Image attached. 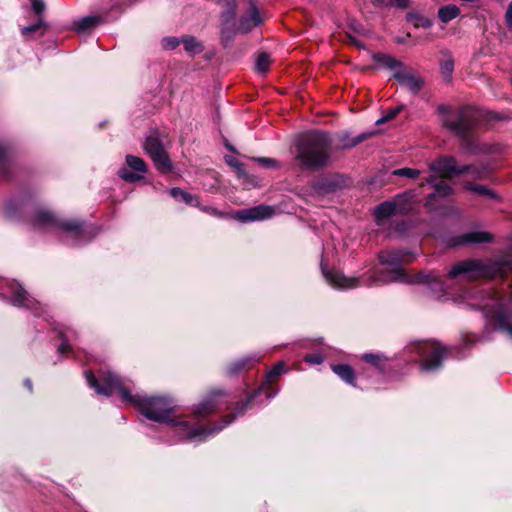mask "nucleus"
<instances>
[{
	"instance_id": "obj_29",
	"label": "nucleus",
	"mask_w": 512,
	"mask_h": 512,
	"mask_svg": "<svg viewBox=\"0 0 512 512\" xmlns=\"http://www.w3.org/2000/svg\"><path fill=\"white\" fill-rule=\"evenodd\" d=\"M460 9L454 4L441 6L438 10V17L442 23H448L458 17Z\"/></svg>"
},
{
	"instance_id": "obj_5",
	"label": "nucleus",
	"mask_w": 512,
	"mask_h": 512,
	"mask_svg": "<svg viewBox=\"0 0 512 512\" xmlns=\"http://www.w3.org/2000/svg\"><path fill=\"white\" fill-rule=\"evenodd\" d=\"M429 170L433 173L426 177L421 186L429 185L434 190L427 195L425 207L429 210H436L440 206V200L445 199L453 194L452 187L442 179L447 174L463 175L472 174L474 177L482 178V173L473 165L458 166L457 160L453 156H440L436 160L429 163Z\"/></svg>"
},
{
	"instance_id": "obj_42",
	"label": "nucleus",
	"mask_w": 512,
	"mask_h": 512,
	"mask_svg": "<svg viewBox=\"0 0 512 512\" xmlns=\"http://www.w3.org/2000/svg\"><path fill=\"white\" fill-rule=\"evenodd\" d=\"M403 108H404L403 105H399V106L389 109L385 113L386 119H388V121L394 119L403 110Z\"/></svg>"
},
{
	"instance_id": "obj_53",
	"label": "nucleus",
	"mask_w": 512,
	"mask_h": 512,
	"mask_svg": "<svg viewBox=\"0 0 512 512\" xmlns=\"http://www.w3.org/2000/svg\"><path fill=\"white\" fill-rule=\"evenodd\" d=\"M226 147L228 148V150H230L231 152L233 153H236V150L234 147H232L231 145H226Z\"/></svg>"
},
{
	"instance_id": "obj_15",
	"label": "nucleus",
	"mask_w": 512,
	"mask_h": 512,
	"mask_svg": "<svg viewBox=\"0 0 512 512\" xmlns=\"http://www.w3.org/2000/svg\"><path fill=\"white\" fill-rule=\"evenodd\" d=\"M348 185V178L343 174H330L324 176L312 184V189L320 194L326 195L343 189Z\"/></svg>"
},
{
	"instance_id": "obj_21",
	"label": "nucleus",
	"mask_w": 512,
	"mask_h": 512,
	"mask_svg": "<svg viewBox=\"0 0 512 512\" xmlns=\"http://www.w3.org/2000/svg\"><path fill=\"white\" fill-rule=\"evenodd\" d=\"M223 5L226 9L221 13L222 30L221 34L225 37L226 33H232L235 27V18L237 13V0H228Z\"/></svg>"
},
{
	"instance_id": "obj_56",
	"label": "nucleus",
	"mask_w": 512,
	"mask_h": 512,
	"mask_svg": "<svg viewBox=\"0 0 512 512\" xmlns=\"http://www.w3.org/2000/svg\"><path fill=\"white\" fill-rule=\"evenodd\" d=\"M500 2H502V0H499Z\"/></svg>"
},
{
	"instance_id": "obj_9",
	"label": "nucleus",
	"mask_w": 512,
	"mask_h": 512,
	"mask_svg": "<svg viewBox=\"0 0 512 512\" xmlns=\"http://www.w3.org/2000/svg\"><path fill=\"white\" fill-rule=\"evenodd\" d=\"M404 354L412 362L420 361V369L426 373L438 371L444 359L452 354V348L435 341H417L404 349Z\"/></svg>"
},
{
	"instance_id": "obj_32",
	"label": "nucleus",
	"mask_w": 512,
	"mask_h": 512,
	"mask_svg": "<svg viewBox=\"0 0 512 512\" xmlns=\"http://www.w3.org/2000/svg\"><path fill=\"white\" fill-rule=\"evenodd\" d=\"M465 188L482 196H486L492 199H499V196L496 194V192L484 185L468 183L465 185Z\"/></svg>"
},
{
	"instance_id": "obj_34",
	"label": "nucleus",
	"mask_w": 512,
	"mask_h": 512,
	"mask_svg": "<svg viewBox=\"0 0 512 512\" xmlns=\"http://www.w3.org/2000/svg\"><path fill=\"white\" fill-rule=\"evenodd\" d=\"M392 174L394 176L406 177V178H409V179H415L418 176H420L421 171L418 170V169H414V168L403 167V168H399V169L394 170L392 172Z\"/></svg>"
},
{
	"instance_id": "obj_47",
	"label": "nucleus",
	"mask_w": 512,
	"mask_h": 512,
	"mask_svg": "<svg viewBox=\"0 0 512 512\" xmlns=\"http://www.w3.org/2000/svg\"><path fill=\"white\" fill-rule=\"evenodd\" d=\"M235 170L239 175H245L244 165L239 161H235Z\"/></svg>"
},
{
	"instance_id": "obj_31",
	"label": "nucleus",
	"mask_w": 512,
	"mask_h": 512,
	"mask_svg": "<svg viewBox=\"0 0 512 512\" xmlns=\"http://www.w3.org/2000/svg\"><path fill=\"white\" fill-rule=\"evenodd\" d=\"M406 19L408 22L412 23L415 28L428 29L433 25V21L430 18L416 12L408 13Z\"/></svg>"
},
{
	"instance_id": "obj_26",
	"label": "nucleus",
	"mask_w": 512,
	"mask_h": 512,
	"mask_svg": "<svg viewBox=\"0 0 512 512\" xmlns=\"http://www.w3.org/2000/svg\"><path fill=\"white\" fill-rule=\"evenodd\" d=\"M103 22L102 17L97 15H88L73 21L72 29L78 34H82L94 29Z\"/></svg>"
},
{
	"instance_id": "obj_27",
	"label": "nucleus",
	"mask_w": 512,
	"mask_h": 512,
	"mask_svg": "<svg viewBox=\"0 0 512 512\" xmlns=\"http://www.w3.org/2000/svg\"><path fill=\"white\" fill-rule=\"evenodd\" d=\"M169 195L178 202H183L186 205L193 207H200V200L197 195L192 194L180 187H172L168 190Z\"/></svg>"
},
{
	"instance_id": "obj_13",
	"label": "nucleus",
	"mask_w": 512,
	"mask_h": 512,
	"mask_svg": "<svg viewBox=\"0 0 512 512\" xmlns=\"http://www.w3.org/2000/svg\"><path fill=\"white\" fill-rule=\"evenodd\" d=\"M143 147L146 154L153 161L155 168L161 174H168L172 171L173 163L168 153L165 151L162 142L157 136H147Z\"/></svg>"
},
{
	"instance_id": "obj_45",
	"label": "nucleus",
	"mask_w": 512,
	"mask_h": 512,
	"mask_svg": "<svg viewBox=\"0 0 512 512\" xmlns=\"http://www.w3.org/2000/svg\"><path fill=\"white\" fill-rule=\"evenodd\" d=\"M236 33H238L237 32V28H233V32L232 33H226L225 37H222V42H223L225 47H227L228 43L232 41V39H233V37H234V35ZM221 36H223V35L221 34Z\"/></svg>"
},
{
	"instance_id": "obj_38",
	"label": "nucleus",
	"mask_w": 512,
	"mask_h": 512,
	"mask_svg": "<svg viewBox=\"0 0 512 512\" xmlns=\"http://www.w3.org/2000/svg\"><path fill=\"white\" fill-rule=\"evenodd\" d=\"M251 160L259 163L260 165L266 168H274L278 166L277 161L275 159L268 157H252Z\"/></svg>"
},
{
	"instance_id": "obj_33",
	"label": "nucleus",
	"mask_w": 512,
	"mask_h": 512,
	"mask_svg": "<svg viewBox=\"0 0 512 512\" xmlns=\"http://www.w3.org/2000/svg\"><path fill=\"white\" fill-rule=\"evenodd\" d=\"M271 65L270 55L266 52L260 53L256 59L255 69L259 74L268 72Z\"/></svg>"
},
{
	"instance_id": "obj_8",
	"label": "nucleus",
	"mask_w": 512,
	"mask_h": 512,
	"mask_svg": "<svg viewBox=\"0 0 512 512\" xmlns=\"http://www.w3.org/2000/svg\"><path fill=\"white\" fill-rule=\"evenodd\" d=\"M288 372L283 361L275 364L270 369L260 384L247 398L236 404L235 411L224 418V426L231 424L237 417L242 416L248 408L254 405L261 406L273 399L278 394V389L273 386L274 380Z\"/></svg>"
},
{
	"instance_id": "obj_18",
	"label": "nucleus",
	"mask_w": 512,
	"mask_h": 512,
	"mask_svg": "<svg viewBox=\"0 0 512 512\" xmlns=\"http://www.w3.org/2000/svg\"><path fill=\"white\" fill-rule=\"evenodd\" d=\"M16 167L14 148L10 143H0V177L9 179Z\"/></svg>"
},
{
	"instance_id": "obj_55",
	"label": "nucleus",
	"mask_w": 512,
	"mask_h": 512,
	"mask_svg": "<svg viewBox=\"0 0 512 512\" xmlns=\"http://www.w3.org/2000/svg\"><path fill=\"white\" fill-rule=\"evenodd\" d=\"M402 42H404V38H401L398 40V43H402Z\"/></svg>"
},
{
	"instance_id": "obj_40",
	"label": "nucleus",
	"mask_w": 512,
	"mask_h": 512,
	"mask_svg": "<svg viewBox=\"0 0 512 512\" xmlns=\"http://www.w3.org/2000/svg\"><path fill=\"white\" fill-rule=\"evenodd\" d=\"M31 8L36 15H40L46 9V4L43 0H31Z\"/></svg>"
},
{
	"instance_id": "obj_46",
	"label": "nucleus",
	"mask_w": 512,
	"mask_h": 512,
	"mask_svg": "<svg viewBox=\"0 0 512 512\" xmlns=\"http://www.w3.org/2000/svg\"><path fill=\"white\" fill-rule=\"evenodd\" d=\"M371 3L376 8L389 7L391 4L388 0H371Z\"/></svg>"
},
{
	"instance_id": "obj_28",
	"label": "nucleus",
	"mask_w": 512,
	"mask_h": 512,
	"mask_svg": "<svg viewBox=\"0 0 512 512\" xmlns=\"http://www.w3.org/2000/svg\"><path fill=\"white\" fill-rule=\"evenodd\" d=\"M47 27L48 24L42 19H39L36 23L23 27L21 33L28 40L35 39L43 36Z\"/></svg>"
},
{
	"instance_id": "obj_19",
	"label": "nucleus",
	"mask_w": 512,
	"mask_h": 512,
	"mask_svg": "<svg viewBox=\"0 0 512 512\" xmlns=\"http://www.w3.org/2000/svg\"><path fill=\"white\" fill-rule=\"evenodd\" d=\"M405 197V195L398 196L394 201H384L380 203L375 208V219L377 223L382 222L383 220H386L393 215H395L397 212H404L406 210L405 207H402L401 202L402 199Z\"/></svg>"
},
{
	"instance_id": "obj_30",
	"label": "nucleus",
	"mask_w": 512,
	"mask_h": 512,
	"mask_svg": "<svg viewBox=\"0 0 512 512\" xmlns=\"http://www.w3.org/2000/svg\"><path fill=\"white\" fill-rule=\"evenodd\" d=\"M181 43L183 44L185 51L190 55L199 54L204 50L202 43L194 36L186 35L181 37Z\"/></svg>"
},
{
	"instance_id": "obj_41",
	"label": "nucleus",
	"mask_w": 512,
	"mask_h": 512,
	"mask_svg": "<svg viewBox=\"0 0 512 512\" xmlns=\"http://www.w3.org/2000/svg\"><path fill=\"white\" fill-rule=\"evenodd\" d=\"M453 69H454L453 60L448 59L441 63V71L445 76H447V77L451 76Z\"/></svg>"
},
{
	"instance_id": "obj_1",
	"label": "nucleus",
	"mask_w": 512,
	"mask_h": 512,
	"mask_svg": "<svg viewBox=\"0 0 512 512\" xmlns=\"http://www.w3.org/2000/svg\"><path fill=\"white\" fill-rule=\"evenodd\" d=\"M86 382L96 394L111 397L118 395L125 404L133 405L147 420L165 424L181 442L201 443L215 436L226 426L224 419L219 425H208L206 417L219 409L223 390H214L205 397L189 416H176V404L167 395H146L132 393L126 381L113 371H99L95 375L91 370L84 372Z\"/></svg>"
},
{
	"instance_id": "obj_36",
	"label": "nucleus",
	"mask_w": 512,
	"mask_h": 512,
	"mask_svg": "<svg viewBox=\"0 0 512 512\" xmlns=\"http://www.w3.org/2000/svg\"><path fill=\"white\" fill-rule=\"evenodd\" d=\"M304 361L311 365H320L324 362V354L320 351L309 353L304 356Z\"/></svg>"
},
{
	"instance_id": "obj_20",
	"label": "nucleus",
	"mask_w": 512,
	"mask_h": 512,
	"mask_svg": "<svg viewBox=\"0 0 512 512\" xmlns=\"http://www.w3.org/2000/svg\"><path fill=\"white\" fill-rule=\"evenodd\" d=\"M332 371L346 384L351 385L355 388L368 389V385L365 382L358 380L354 369L348 364H333L331 366Z\"/></svg>"
},
{
	"instance_id": "obj_16",
	"label": "nucleus",
	"mask_w": 512,
	"mask_h": 512,
	"mask_svg": "<svg viewBox=\"0 0 512 512\" xmlns=\"http://www.w3.org/2000/svg\"><path fill=\"white\" fill-rule=\"evenodd\" d=\"M275 214V209L269 205H258L252 208L239 210L236 218L243 222L262 221L271 218Z\"/></svg>"
},
{
	"instance_id": "obj_44",
	"label": "nucleus",
	"mask_w": 512,
	"mask_h": 512,
	"mask_svg": "<svg viewBox=\"0 0 512 512\" xmlns=\"http://www.w3.org/2000/svg\"><path fill=\"white\" fill-rule=\"evenodd\" d=\"M391 5L396 6L399 9H406L409 5V0H391L389 1Z\"/></svg>"
},
{
	"instance_id": "obj_12",
	"label": "nucleus",
	"mask_w": 512,
	"mask_h": 512,
	"mask_svg": "<svg viewBox=\"0 0 512 512\" xmlns=\"http://www.w3.org/2000/svg\"><path fill=\"white\" fill-rule=\"evenodd\" d=\"M361 360L367 366L359 372L358 380L365 382L368 388H378L392 368L390 359L382 353H366L362 355Z\"/></svg>"
},
{
	"instance_id": "obj_10",
	"label": "nucleus",
	"mask_w": 512,
	"mask_h": 512,
	"mask_svg": "<svg viewBox=\"0 0 512 512\" xmlns=\"http://www.w3.org/2000/svg\"><path fill=\"white\" fill-rule=\"evenodd\" d=\"M0 296L15 307L32 311L35 317H43L49 325H52L49 322L45 306L30 296L17 281L0 279Z\"/></svg>"
},
{
	"instance_id": "obj_7",
	"label": "nucleus",
	"mask_w": 512,
	"mask_h": 512,
	"mask_svg": "<svg viewBox=\"0 0 512 512\" xmlns=\"http://www.w3.org/2000/svg\"><path fill=\"white\" fill-rule=\"evenodd\" d=\"M332 141L326 132L311 131L295 141V159L302 168L320 170L331 162Z\"/></svg>"
},
{
	"instance_id": "obj_17",
	"label": "nucleus",
	"mask_w": 512,
	"mask_h": 512,
	"mask_svg": "<svg viewBox=\"0 0 512 512\" xmlns=\"http://www.w3.org/2000/svg\"><path fill=\"white\" fill-rule=\"evenodd\" d=\"M262 18L257 5L254 0H249V9L246 15L240 17L237 32L241 34H247L251 32L255 27L262 24Z\"/></svg>"
},
{
	"instance_id": "obj_35",
	"label": "nucleus",
	"mask_w": 512,
	"mask_h": 512,
	"mask_svg": "<svg viewBox=\"0 0 512 512\" xmlns=\"http://www.w3.org/2000/svg\"><path fill=\"white\" fill-rule=\"evenodd\" d=\"M370 135H371L370 133H361L358 136H356L355 138H353L352 140H347L346 136H345L342 139L343 143H342L341 148L348 149V148L355 147L359 143H361L364 140H366Z\"/></svg>"
},
{
	"instance_id": "obj_52",
	"label": "nucleus",
	"mask_w": 512,
	"mask_h": 512,
	"mask_svg": "<svg viewBox=\"0 0 512 512\" xmlns=\"http://www.w3.org/2000/svg\"><path fill=\"white\" fill-rule=\"evenodd\" d=\"M217 4L219 5H223L224 3H226L228 0H214Z\"/></svg>"
},
{
	"instance_id": "obj_22",
	"label": "nucleus",
	"mask_w": 512,
	"mask_h": 512,
	"mask_svg": "<svg viewBox=\"0 0 512 512\" xmlns=\"http://www.w3.org/2000/svg\"><path fill=\"white\" fill-rule=\"evenodd\" d=\"M261 358V354L253 353L236 359L226 366V374L229 376H236L246 368L250 367L253 363L260 361Z\"/></svg>"
},
{
	"instance_id": "obj_25",
	"label": "nucleus",
	"mask_w": 512,
	"mask_h": 512,
	"mask_svg": "<svg viewBox=\"0 0 512 512\" xmlns=\"http://www.w3.org/2000/svg\"><path fill=\"white\" fill-rule=\"evenodd\" d=\"M490 340L489 333L485 331L482 335H476V334H463L461 338V343L459 344V347H456V356L459 358H463L466 356V354L462 351L463 349H469L476 343H482L485 341Z\"/></svg>"
},
{
	"instance_id": "obj_2",
	"label": "nucleus",
	"mask_w": 512,
	"mask_h": 512,
	"mask_svg": "<svg viewBox=\"0 0 512 512\" xmlns=\"http://www.w3.org/2000/svg\"><path fill=\"white\" fill-rule=\"evenodd\" d=\"M416 255V252L407 249H392L380 252L379 261L385 266L386 274L374 269L362 276L349 277L339 269L328 268L323 261H321V271L326 282L334 289L347 290L359 286L373 287L386 282H401L426 284L437 297L447 291L449 288L448 281L451 279L459 278L474 281L480 278L502 276L512 271V246L510 253L498 261H483L480 259L459 261L450 268L446 276L434 271L409 275L404 270V265L411 262Z\"/></svg>"
},
{
	"instance_id": "obj_51",
	"label": "nucleus",
	"mask_w": 512,
	"mask_h": 512,
	"mask_svg": "<svg viewBox=\"0 0 512 512\" xmlns=\"http://www.w3.org/2000/svg\"><path fill=\"white\" fill-rule=\"evenodd\" d=\"M351 42L359 47H363L359 41H357L355 38L350 37Z\"/></svg>"
},
{
	"instance_id": "obj_43",
	"label": "nucleus",
	"mask_w": 512,
	"mask_h": 512,
	"mask_svg": "<svg viewBox=\"0 0 512 512\" xmlns=\"http://www.w3.org/2000/svg\"><path fill=\"white\" fill-rule=\"evenodd\" d=\"M505 21L507 26L512 29V1L510 2L506 13H505Z\"/></svg>"
},
{
	"instance_id": "obj_6",
	"label": "nucleus",
	"mask_w": 512,
	"mask_h": 512,
	"mask_svg": "<svg viewBox=\"0 0 512 512\" xmlns=\"http://www.w3.org/2000/svg\"><path fill=\"white\" fill-rule=\"evenodd\" d=\"M438 113L442 115L443 126L461 141L463 153L476 155L482 152V147L477 143L474 136L480 118L475 108L462 106L452 115L449 106L440 105Z\"/></svg>"
},
{
	"instance_id": "obj_48",
	"label": "nucleus",
	"mask_w": 512,
	"mask_h": 512,
	"mask_svg": "<svg viewBox=\"0 0 512 512\" xmlns=\"http://www.w3.org/2000/svg\"><path fill=\"white\" fill-rule=\"evenodd\" d=\"M225 160H226V163H227L228 165H230V166H232V167H234V168H235V161H237L235 158H233V157H231V156H227V157L225 158Z\"/></svg>"
},
{
	"instance_id": "obj_49",
	"label": "nucleus",
	"mask_w": 512,
	"mask_h": 512,
	"mask_svg": "<svg viewBox=\"0 0 512 512\" xmlns=\"http://www.w3.org/2000/svg\"><path fill=\"white\" fill-rule=\"evenodd\" d=\"M24 385L25 387L31 392L32 391V382L30 379H25L24 380Z\"/></svg>"
},
{
	"instance_id": "obj_4",
	"label": "nucleus",
	"mask_w": 512,
	"mask_h": 512,
	"mask_svg": "<svg viewBox=\"0 0 512 512\" xmlns=\"http://www.w3.org/2000/svg\"><path fill=\"white\" fill-rule=\"evenodd\" d=\"M463 298L468 306L482 312L488 326L512 337V296L472 287L464 291Z\"/></svg>"
},
{
	"instance_id": "obj_3",
	"label": "nucleus",
	"mask_w": 512,
	"mask_h": 512,
	"mask_svg": "<svg viewBox=\"0 0 512 512\" xmlns=\"http://www.w3.org/2000/svg\"><path fill=\"white\" fill-rule=\"evenodd\" d=\"M6 217L10 220H24L33 230L56 234L71 247H80L90 242L98 229L83 221L64 218L46 207L36 206L30 195L10 199L6 203Z\"/></svg>"
},
{
	"instance_id": "obj_39",
	"label": "nucleus",
	"mask_w": 512,
	"mask_h": 512,
	"mask_svg": "<svg viewBox=\"0 0 512 512\" xmlns=\"http://www.w3.org/2000/svg\"><path fill=\"white\" fill-rule=\"evenodd\" d=\"M198 208L201 211H203L211 216L217 217V218H222L224 216L223 212L219 211L217 208L212 207V206H205L200 203V207H198Z\"/></svg>"
},
{
	"instance_id": "obj_11",
	"label": "nucleus",
	"mask_w": 512,
	"mask_h": 512,
	"mask_svg": "<svg viewBox=\"0 0 512 512\" xmlns=\"http://www.w3.org/2000/svg\"><path fill=\"white\" fill-rule=\"evenodd\" d=\"M373 60L378 65L392 71V77L401 85L407 87L411 93L416 94L422 88L423 80L393 56L385 53H376L373 55Z\"/></svg>"
},
{
	"instance_id": "obj_54",
	"label": "nucleus",
	"mask_w": 512,
	"mask_h": 512,
	"mask_svg": "<svg viewBox=\"0 0 512 512\" xmlns=\"http://www.w3.org/2000/svg\"><path fill=\"white\" fill-rule=\"evenodd\" d=\"M402 42H404V38H401L398 40V43H402Z\"/></svg>"
},
{
	"instance_id": "obj_50",
	"label": "nucleus",
	"mask_w": 512,
	"mask_h": 512,
	"mask_svg": "<svg viewBox=\"0 0 512 512\" xmlns=\"http://www.w3.org/2000/svg\"><path fill=\"white\" fill-rule=\"evenodd\" d=\"M387 121H388V119H386V116H385V114H384L381 118H379V119L376 121V124H377V125H379V124H382V123L387 122Z\"/></svg>"
},
{
	"instance_id": "obj_23",
	"label": "nucleus",
	"mask_w": 512,
	"mask_h": 512,
	"mask_svg": "<svg viewBox=\"0 0 512 512\" xmlns=\"http://www.w3.org/2000/svg\"><path fill=\"white\" fill-rule=\"evenodd\" d=\"M492 238V235L485 231H470L456 237L453 241V245L488 243Z\"/></svg>"
},
{
	"instance_id": "obj_14",
	"label": "nucleus",
	"mask_w": 512,
	"mask_h": 512,
	"mask_svg": "<svg viewBox=\"0 0 512 512\" xmlns=\"http://www.w3.org/2000/svg\"><path fill=\"white\" fill-rule=\"evenodd\" d=\"M147 171L145 161L134 155L126 156V167H122L118 175L121 179L129 183H134L143 179V174Z\"/></svg>"
},
{
	"instance_id": "obj_24",
	"label": "nucleus",
	"mask_w": 512,
	"mask_h": 512,
	"mask_svg": "<svg viewBox=\"0 0 512 512\" xmlns=\"http://www.w3.org/2000/svg\"><path fill=\"white\" fill-rule=\"evenodd\" d=\"M53 329L58 331L59 337L62 339V343L57 349L58 353L65 354L70 352L72 348L69 342L77 337V331L74 328L65 325H58Z\"/></svg>"
},
{
	"instance_id": "obj_37",
	"label": "nucleus",
	"mask_w": 512,
	"mask_h": 512,
	"mask_svg": "<svg viewBox=\"0 0 512 512\" xmlns=\"http://www.w3.org/2000/svg\"><path fill=\"white\" fill-rule=\"evenodd\" d=\"M181 44V38L178 37H164L162 39V47L165 50H174Z\"/></svg>"
}]
</instances>
